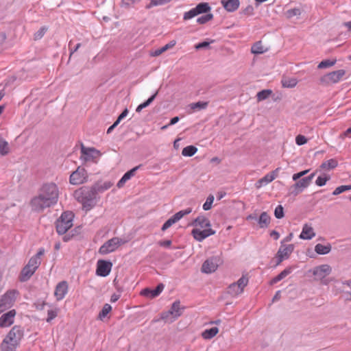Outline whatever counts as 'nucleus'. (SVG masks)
<instances>
[{
    "mask_svg": "<svg viewBox=\"0 0 351 351\" xmlns=\"http://www.w3.org/2000/svg\"><path fill=\"white\" fill-rule=\"evenodd\" d=\"M191 225L194 226L191 234L197 241H202L207 237L215 234V231L211 228L210 220L204 216L197 217Z\"/></svg>",
    "mask_w": 351,
    "mask_h": 351,
    "instance_id": "nucleus-1",
    "label": "nucleus"
},
{
    "mask_svg": "<svg viewBox=\"0 0 351 351\" xmlns=\"http://www.w3.org/2000/svg\"><path fill=\"white\" fill-rule=\"evenodd\" d=\"M23 335L24 332L21 326H13L1 343V351H16Z\"/></svg>",
    "mask_w": 351,
    "mask_h": 351,
    "instance_id": "nucleus-2",
    "label": "nucleus"
},
{
    "mask_svg": "<svg viewBox=\"0 0 351 351\" xmlns=\"http://www.w3.org/2000/svg\"><path fill=\"white\" fill-rule=\"evenodd\" d=\"M95 194L94 189L82 187L74 192V197L82 204L83 208L88 211L95 206Z\"/></svg>",
    "mask_w": 351,
    "mask_h": 351,
    "instance_id": "nucleus-3",
    "label": "nucleus"
},
{
    "mask_svg": "<svg viewBox=\"0 0 351 351\" xmlns=\"http://www.w3.org/2000/svg\"><path fill=\"white\" fill-rule=\"evenodd\" d=\"M73 214L71 212L63 213L56 221V230L63 234L73 226Z\"/></svg>",
    "mask_w": 351,
    "mask_h": 351,
    "instance_id": "nucleus-4",
    "label": "nucleus"
},
{
    "mask_svg": "<svg viewBox=\"0 0 351 351\" xmlns=\"http://www.w3.org/2000/svg\"><path fill=\"white\" fill-rule=\"evenodd\" d=\"M41 261H38L36 258H31L27 264L22 269L20 274V280L22 282L27 281L35 273L38 268Z\"/></svg>",
    "mask_w": 351,
    "mask_h": 351,
    "instance_id": "nucleus-5",
    "label": "nucleus"
},
{
    "mask_svg": "<svg viewBox=\"0 0 351 351\" xmlns=\"http://www.w3.org/2000/svg\"><path fill=\"white\" fill-rule=\"evenodd\" d=\"M40 193L50 201L56 204L59 197V191L54 183H47L42 186Z\"/></svg>",
    "mask_w": 351,
    "mask_h": 351,
    "instance_id": "nucleus-6",
    "label": "nucleus"
},
{
    "mask_svg": "<svg viewBox=\"0 0 351 351\" xmlns=\"http://www.w3.org/2000/svg\"><path fill=\"white\" fill-rule=\"evenodd\" d=\"M101 156L100 151L93 147H86L84 145L81 147L80 159L84 162L97 163L99 157Z\"/></svg>",
    "mask_w": 351,
    "mask_h": 351,
    "instance_id": "nucleus-7",
    "label": "nucleus"
},
{
    "mask_svg": "<svg viewBox=\"0 0 351 351\" xmlns=\"http://www.w3.org/2000/svg\"><path fill=\"white\" fill-rule=\"evenodd\" d=\"M249 278L247 276H242L236 282L230 284L228 287V293L232 297L241 294L247 285Z\"/></svg>",
    "mask_w": 351,
    "mask_h": 351,
    "instance_id": "nucleus-8",
    "label": "nucleus"
},
{
    "mask_svg": "<svg viewBox=\"0 0 351 351\" xmlns=\"http://www.w3.org/2000/svg\"><path fill=\"white\" fill-rule=\"evenodd\" d=\"M19 292L12 289L6 291L0 298V313L11 308L14 304Z\"/></svg>",
    "mask_w": 351,
    "mask_h": 351,
    "instance_id": "nucleus-9",
    "label": "nucleus"
},
{
    "mask_svg": "<svg viewBox=\"0 0 351 351\" xmlns=\"http://www.w3.org/2000/svg\"><path fill=\"white\" fill-rule=\"evenodd\" d=\"M125 241L119 237H113L104 243L99 248V252L101 254H107L114 252L119 246Z\"/></svg>",
    "mask_w": 351,
    "mask_h": 351,
    "instance_id": "nucleus-10",
    "label": "nucleus"
},
{
    "mask_svg": "<svg viewBox=\"0 0 351 351\" xmlns=\"http://www.w3.org/2000/svg\"><path fill=\"white\" fill-rule=\"evenodd\" d=\"M346 71L343 69H339L335 71H332L323 75L321 77L320 81L322 84L325 85L337 84L343 79V77L346 75Z\"/></svg>",
    "mask_w": 351,
    "mask_h": 351,
    "instance_id": "nucleus-11",
    "label": "nucleus"
},
{
    "mask_svg": "<svg viewBox=\"0 0 351 351\" xmlns=\"http://www.w3.org/2000/svg\"><path fill=\"white\" fill-rule=\"evenodd\" d=\"M30 204L33 210L42 211L45 208H49L55 204L39 193L38 196L34 197L31 200Z\"/></svg>",
    "mask_w": 351,
    "mask_h": 351,
    "instance_id": "nucleus-12",
    "label": "nucleus"
},
{
    "mask_svg": "<svg viewBox=\"0 0 351 351\" xmlns=\"http://www.w3.org/2000/svg\"><path fill=\"white\" fill-rule=\"evenodd\" d=\"M30 204L33 210L42 211L45 208H49L55 204L39 193L38 196L34 197L31 200Z\"/></svg>",
    "mask_w": 351,
    "mask_h": 351,
    "instance_id": "nucleus-13",
    "label": "nucleus"
},
{
    "mask_svg": "<svg viewBox=\"0 0 351 351\" xmlns=\"http://www.w3.org/2000/svg\"><path fill=\"white\" fill-rule=\"evenodd\" d=\"M182 313V308L180 307V302L176 301L173 303L169 311L162 315V319L167 322H173L175 319L180 317Z\"/></svg>",
    "mask_w": 351,
    "mask_h": 351,
    "instance_id": "nucleus-14",
    "label": "nucleus"
},
{
    "mask_svg": "<svg viewBox=\"0 0 351 351\" xmlns=\"http://www.w3.org/2000/svg\"><path fill=\"white\" fill-rule=\"evenodd\" d=\"M87 178L86 171L79 167L70 176V183L73 185L81 184L86 181Z\"/></svg>",
    "mask_w": 351,
    "mask_h": 351,
    "instance_id": "nucleus-15",
    "label": "nucleus"
},
{
    "mask_svg": "<svg viewBox=\"0 0 351 351\" xmlns=\"http://www.w3.org/2000/svg\"><path fill=\"white\" fill-rule=\"evenodd\" d=\"M331 271L332 269L328 265H322L315 267L313 274L316 280L321 281L323 284H327L328 282L324 278L330 274Z\"/></svg>",
    "mask_w": 351,
    "mask_h": 351,
    "instance_id": "nucleus-16",
    "label": "nucleus"
},
{
    "mask_svg": "<svg viewBox=\"0 0 351 351\" xmlns=\"http://www.w3.org/2000/svg\"><path fill=\"white\" fill-rule=\"evenodd\" d=\"M220 263L221 260L217 256L208 258L203 263L202 271L206 274L213 273L217 269Z\"/></svg>",
    "mask_w": 351,
    "mask_h": 351,
    "instance_id": "nucleus-17",
    "label": "nucleus"
},
{
    "mask_svg": "<svg viewBox=\"0 0 351 351\" xmlns=\"http://www.w3.org/2000/svg\"><path fill=\"white\" fill-rule=\"evenodd\" d=\"M192 212L191 208H188L185 210H180L169 218L162 226V230L165 231L170 228L173 224L181 219L184 216L190 214Z\"/></svg>",
    "mask_w": 351,
    "mask_h": 351,
    "instance_id": "nucleus-18",
    "label": "nucleus"
},
{
    "mask_svg": "<svg viewBox=\"0 0 351 351\" xmlns=\"http://www.w3.org/2000/svg\"><path fill=\"white\" fill-rule=\"evenodd\" d=\"M294 250L293 244L284 245L281 244L277 254L276 258L278 259L277 265H279L284 260L287 259Z\"/></svg>",
    "mask_w": 351,
    "mask_h": 351,
    "instance_id": "nucleus-19",
    "label": "nucleus"
},
{
    "mask_svg": "<svg viewBox=\"0 0 351 351\" xmlns=\"http://www.w3.org/2000/svg\"><path fill=\"white\" fill-rule=\"evenodd\" d=\"M112 267V264L111 262L99 260L97 263L96 274L97 276L106 277L110 274Z\"/></svg>",
    "mask_w": 351,
    "mask_h": 351,
    "instance_id": "nucleus-20",
    "label": "nucleus"
},
{
    "mask_svg": "<svg viewBox=\"0 0 351 351\" xmlns=\"http://www.w3.org/2000/svg\"><path fill=\"white\" fill-rule=\"evenodd\" d=\"M279 168L276 169L275 170L271 171L270 173L266 174L264 177L259 179L255 184V186L256 189H261L263 186L268 184L274 180L278 175Z\"/></svg>",
    "mask_w": 351,
    "mask_h": 351,
    "instance_id": "nucleus-21",
    "label": "nucleus"
},
{
    "mask_svg": "<svg viewBox=\"0 0 351 351\" xmlns=\"http://www.w3.org/2000/svg\"><path fill=\"white\" fill-rule=\"evenodd\" d=\"M69 291V285L66 281L60 282L56 287L54 296L57 301H60L64 298Z\"/></svg>",
    "mask_w": 351,
    "mask_h": 351,
    "instance_id": "nucleus-22",
    "label": "nucleus"
},
{
    "mask_svg": "<svg viewBox=\"0 0 351 351\" xmlns=\"http://www.w3.org/2000/svg\"><path fill=\"white\" fill-rule=\"evenodd\" d=\"M16 315V312L14 309L10 310L7 313H3L0 317V327L7 328L10 326L14 322Z\"/></svg>",
    "mask_w": 351,
    "mask_h": 351,
    "instance_id": "nucleus-23",
    "label": "nucleus"
},
{
    "mask_svg": "<svg viewBox=\"0 0 351 351\" xmlns=\"http://www.w3.org/2000/svg\"><path fill=\"white\" fill-rule=\"evenodd\" d=\"M164 289V285L162 284H159L156 289H145L142 290L141 295L146 296L149 298H154L158 296Z\"/></svg>",
    "mask_w": 351,
    "mask_h": 351,
    "instance_id": "nucleus-24",
    "label": "nucleus"
},
{
    "mask_svg": "<svg viewBox=\"0 0 351 351\" xmlns=\"http://www.w3.org/2000/svg\"><path fill=\"white\" fill-rule=\"evenodd\" d=\"M221 3L228 12H234L239 7V0H221Z\"/></svg>",
    "mask_w": 351,
    "mask_h": 351,
    "instance_id": "nucleus-25",
    "label": "nucleus"
},
{
    "mask_svg": "<svg viewBox=\"0 0 351 351\" xmlns=\"http://www.w3.org/2000/svg\"><path fill=\"white\" fill-rule=\"evenodd\" d=\"M309 179H306L304 178L300 180H298L295 184L293 185V188L295 191V195L301 193L304 189L307 188L309 186Z\"/></svg>",
    "mask_w": 351,
    "mask_h": 351,
    "instance_id": "nucleus-26",
    "label": "nucleus"
},
{
    "mask_svg": "<svg viewBox=\"0 0 351 351\" xmlns=\"http://www.w3.org/2000/svg\"><path fill=\"white\" fill-rule=\"evenodd\" d=\"M315 236L313 228L307 224L303 226L302 231L300 235L302 239H311Z\"/></svg>",
    "mask_w": 351,
    "mask_h": 351,
    "instance_id": "nucleus-27",
    "label": "nucleus"
},
{
    "mask_svg": "<svg viewBox=\"0 0 351 351\" xmlns=\"http://www.w3.org/2000/svg\"><path fill=\"white\" fill-rule=\"evenodd\" d=\"M176 45V40H171L169 43L166 44L162 47L152 51L150 53V56H153V57L159 56L162 53H164L166 51H167L168 49L173 48Z\"/></svg>",
    "mask_w": 351,
    "mask_h": 351,
    "instance_id": "nucleus-28",
    "label": "nucleus"
},
{
    "mask_svg": "<svg viewBox=\"0 0 351 351\" xmlns=\"http://www.w3.org/2000/svg\"><path fill=\"white\" fill-rule=\"evenodd\" d=\"M268 51V48L263 45L261 41L256 42L251 47V52L254 54H262Z\"/></svg>",
    "mask_w": 351,
    "mask_h": 351,
    "instance_id": "nucleus-29",
    "label": "nucleus"
},
{
    "mask_svg": "<svg viewBox=\"0 0 351 351\" xmlns=\"http://www.w3.org/2000/svg\"><path fill=\"white\" fill-rule=\"evenodd\" d=\"M338 161L335 158H331L322 163L320 168L324 170H330L337 167Z\"/></svg>",
    "mask_w": 351,
    "mask_h": 351,
    "instance_id": "nucleus-30",
    "label": "nucleus"
},
{
    "mask_svg": "<svg viewBox=\"0 0 351 351\" xmlns=\"http://www.w3.org/2000/svg\"><path fill=\"white\" fill-rule=\"evenodd\" d=\"M270 223V217L266 212H263L258 219V224L260 228H267Z\"/></svg>",
    "mask_w": 351,
    "mask_h": 351,
    "instance_id": "nucleus-31",
    "label": "nucleus"
},
{
    "mask_svg": "<svg viewBox=\"0 0 351 351\" xmlns=\"http://www.w3.org/2000/svg\"><path fill=\"white\" fill-rule=\"evenodd\" d=\"M281 83L284 88H293L297 85L298 80L294 77H283Z\"/></svg>",
    "mask_w": 351,
    "mask_h": 351,
    "instance_id": "nucleus-32",
    "label": "nucleus"
},
{
    "mask_svg": "<svg viewBox=\"0 0 351 351\" xmlns=\"http://www.w3.org/2000/svg\"><path fill=\"white\" fill-rule=\"evenodd\" d=\"M218 332H219L218 328L213 327V328L205 330L202 333V337L204 339H210L213 337H214L215 336H216Z\"/></svg>",
    "mask_w": 351,
    "mask_h": 351,
    "instance_id": "nucleus-33",
    "label": "nucleus"
},
{
    "mask_svg": "<svg viewBox=\"0 0 351 351\" xmlns=\"http://www.w3.org/2000/svg\"><path fill=\"white\" fill-rule=\"evenodd\" d=\"M331 247L330 245H324L318 243L315 247V251L319 254H326L330 252Z\"/></svg>",
    "mask_w": 351,
    "mask_h": 351,
    "instance_id": "nucleus-34",
    "label": "nucleus"
},
{
    "mask_svg": "<svg viewBox=\"0 0 351 351\" xmlns=\"http://www.w3.org/2000/svg\"><path fill=\"white\" fill-rule=\"evenodd\" d=\"M291 272V268L289 267L281 271L277 276L271 280V284H275L280 280H282L284 278H285L287 275H289Z\"/></svg>",
    "mask_w": 351,
    "mask_h": 351,
    "instance_id": "nucleus-35",
    "label": "nucleus"
},
{
    "mask_svg": "<svg viewBox=\"0 0 351 351\" xmlns=\"http://www.w3.org/2000/svg\"><path fill=\"white\" fill-rule=\"evenodd\" d=\"M197 14L207 13L210 10V7L208 3H200L195 8Z\"/></svg>",
    "mask_w": 351,
    "mask_h": 351,
    "instance_id": "nucleus-36",
    "label": "nucleus"
},
{
    "mask_svg": "<svg viewBox=\"0 0 351 351\" xmlns=\"http://www.w3.org/2000/svg\"><path fill=\"white\" fill-rule=\"evenodd\" d=\"M10 152V147L8 143L3 138L0 137V154L5 156Z\"/></svg>",
    "mask_w": 351,
    "mask_h": 351,
    "instance_id": "nucleus-37",
    "label": "nucleus"
},
{
    "mask_svg": "<svg viewBox=\"0 0 351 351\" xmlns=\"http://www.w3.org/2000/svg\"><path fill=\"white\" fill-rule=\"evenodd\" d=\"M197 152V148L193 145H189L185 147L182 151V154L184 156H192Z\"/></svg>",
    "mask_w": 351,
    "mask_h": 351,
    "instance_id": "nucleus-38",
    "label": "nucleus"
},
{
    "mask_svg": "<svg viewBox=\"0 0 351 351\" xmlns=\"http://www.w3.org/2000/svg\"><path fill=\"white\" fill-rule=\"evenodd\" d=\"M301 10L298 8H294L287 10L285 13V16L290 19L294 16H298L301 14Z\"/></svg>",
    "mask_w": 351,
    "mask_h": 351,
    "instance_id": "nucleus-39",
    "label": "nucleus"
},
{
    "mask_svg": "<svg viewBox=\"0 0 351 351\" xmlns=\"http://www.w3.org/2000/svg\"><path fill=\"white\" fill-rule=\"evenodd\" d=\"M272 94V90L269 89L263 90L258 92L256 95V98L258 101L267 99Z\"/></svg>",
    "mask_w": 351,
    "mask_h": 351,
    "instance_id": "nucleus-40",
    "label": "nucleus"
},
{
    "mask_svg": "<svg viewBox=\"0 0 351 351\" xmlns=\"http://www.w3.org/2000/svg\"><path fill=\"white\" fill-rule=\"evenodd\" d=\"M337 62L336 59L332 60H324L319 62V64L317 66L318 69H325V68H329L332 66H334Z\"/></svg>",
    "mask_w": 351,
    "mask_h": 351,
    "instance_id": "nucleus-41",
    "label": "nucleus"
},
{
    "mask_svg": "<svg viewBox=\"0 0 351 351\" xmlns=\"http://www.w3.org/2000/svg\"><path fill=\"white\" fill-rule=\"evenodd\" d=\"M111 311L112 306L110 304H104V306L102 308V310L101 311L98 315V318L100 320H103Z\"/></svg>",
    "mask_w": 351,
    "mask_h": 351,
    "instance_id": "nucleus-42",
    "label": "nucleus"
},
{
    "mask_svg": "<svg viewBox=\"0 0 351 351\" xmlns=\"http://www.w3.org/2000/svg\"><path fill=\"white\" fill-rule=\"evenodd\" d=\"M351 185H341L337 187L332 192L333 195H338L345 191H350Z\"/></svg>",
    "mask_w": 351,
    "mask_h": 351,
    "instance_id": "nucleus-43",
    "label": "nucleus"
},
{
    "mask_svg": "<svg viewBox=\"0 0 351 351\" xmlns=\"http://www.w3.org/2000/svg\"><path fill=\"white\" fill-rule=\"evenodd\" d=\"M208 106V102L198 101L190 104L191 110H195L197 109H205Z\"/></svg>",
    "mask_w": 351,
    "mask_h": 351,
    "instance_id": "nucleus-44",
    "label": "nucleus"
},
{
    "mask_svg": "<svg viewBox=\"0 0 351 351\" xmlns=\"http://www.w3.org/2000/svg\"><path fill=\"white\" fill-rule=\"evenodd\" d=\"M330 179L329 176H319L315 180V184L319 186H324L327 181Z\"/></svg>",
    "mask_w": 351,
    "mask_h": 351,
    "instance_id": "nucleus-45",
    "label": "nucleus"
},
{
    "mask_svg": "<svg viewBox=\"0 0 351 351\" xmlns=\"http://www.w3.org/2000/svg\"><path fill=\"white\" fill-rule=\"evenodd\" d=\"M214 199L215 198H214V196L213 195H210L207 197L205 203L203 204V209L204 210H210L212 208V204L213 203Z\"/></svg>",
    "mask_w": 351,
    "mask_h": 351,
    "instance_id": "nucleus-46",
    "label": "nucleus"
},
{
    "mask_svg": "<svg viewBox=\"0 0 351 351\" xmlns=\"http://www.w3.org/2000/svg\"><path fill=\"white\" fill-rule=\"evenodd\" d=\"M197 15H198V14L194 8H192L191 10H190L189 11L186 12L184 14L183 19L184 21H187V20H189V19L196 16Z\"/></svg>",
    "mask_w": 351,
    "mask_h": 351,
    "instance_id": "nucleus-47",
    "label": "nucleus"
},
{
    "mask_svg": "<svg viewBox=\"0 0 351 351\" xmlns=\"http://www.w3.org/2000/svg\"><path fill=\"white\" fill-rule=\"evenodd\" d=\"M213 18V15L212 14H206L204 16L199 17L197 19V21L199 24H204V23L208 22L209 21L212 20Z\"/></svg>",
    "mask_w": 351,
    "mask_h": 351,
    "instance_id": "nucleus-48",
    "label": "nucleus"
},
{
    "mask_svg": "<svg viewBox=\"0 0 351 351\" xmlns=\"http://www.w3.org/2000/svg\"><path fill=\"white\" fill-rule=\"evenodd\" d=\"M171 0H153L152 4H149L146 6V8L149 9L153 6H158L168 3Z\"/></svg>",
    "mask_w": 351,
    "mask_h": 351,
    "instance_id": "nucleus-49",
    "label": "nucleus"
},
{
    "mask_svg": "<svg viewBox=\"0 0 351 351\" xmlns=\"http://www.w3.org/2000/svg\"><path fill=\"white\" fill-rule=\"evenodd\" d=\"M274 215L277 219H281L284 217V209L281 205H278L275 210Z\"/></svg>",
    "mask_w": 351,
    "mask_h": 351,
    "instance_id": "nucleus-50",
    "label": "nucleus"
},
{
    "mask_svg": "<svg viewBox=\"0 0 351 351\" xmlns=\"http://www.w3.org/2000/svg\"><path fill=\"white\" fill-rule=\"evenodd\" d=\"M58 315L57 309H51L49 310L47 312V322H50L52 319H53Z\"/></svg>",
    "mask_w": 351,
    "mask_h": 351,
    "instance_id": "nucleus-51",
    "label": "nucleus"
},
{
    "mask_svg": "<svg viewBox=\"0 0 351 351\" xmlns=\"http://www.w3.org/2000/svg\"><path fill=\"white\" fill-rule=\"evenodd\" d=\"M140 0H122L121 6L128 8L132 6L135 3L138 2Z\"/></svg>",
    "mask_w": 351,
    "mask_h": 351,
    "instance_id": "nucleus-52",
    "label": "nucleus"
},
{
    "mask_svg": "<svg viewBox=\"0 0 351 351\" xmlns=\"http://www.w3.org/2000/svg\"><path fill=\"white\" fill-rule=\"evenodd\" d=\"M295 143L298 145H302L307 143V138L301 134L298 135L295 137Z\"/></svg>",
    "mask_w": 351,
    "mask_h": 351,
    "instance_id": "nucleus-53",
    "label": "nucleus"
},
{
    "mask_svg": "<svg viewBox=\"0 0 351 351\" xmlns=\"http://www.w3.org/2000/svg\"><path fill=\"white\" fill-rule=\"evenodd\" d=\"M138 169V167H134L133 169H132L131 170L128 171V172H126L124 175H123V177L125 178V180L128 181L129 180L132 176H134V173L136 171V170Z\"/></svg>",
    "mask_w": 351,
    "mask_h": 351,
    "instance_id": "nucleus-54",
    "label": "nucleus"
},
{
    "mask_svg": "<svg viewBox=\"0 0 351 351\" xmlns=\"http://www.w3.org/2000/svg\"><path fill=\"white\" fill-rule=\"evenodd\" d=\"M46 32V29L45 27L40 28L35 34H34V39L38 40L40 39L45 34Z\"/></svg>",
    "mask_w": 351,
    "mask_h": 351,
    "instance_id": "nucleus-55",
    "label": "nucleus"
},
{
    "mask_svg": "<svg viewBox=\"0 0 351 351\" xmlns=\"http://www.w3.org/2000/svg\"><path fill=\"white\" fill-rule=\"evenodd\" d=\"M157 92L154 94L152 97H150L147 101H145V102H143V104H141V106L145 108L146 107H147L155 99L156 95H157Z\"/></svg>",
    "mask_w": 351,
    "mask_h": 351,
    "instance_id": "nucleus-56",
    "label": "nucleus"
},
{
    "mask_svg": "<svg viewBox=\"0 0 351 351\" xmlns=\"http://www.w3.org/2000/svg\"><path fill=\"white\" fill-rule=\"evenodd\" d=\"M128 114V110L127 108H125L121 113V114L118 117L116 122H117L118 123H120V121L124 119Z\"/></svg>",
    "mask_w": 351,
    "mask_h": 351,
    "instance_id": "nucleus-57",
    "label": "nucleus"
},
{
    "mask_svg": "<svg viewBox=\"0 0 351 351\" xmlns=\"http://www.w3.org/2000/svg\"><path fill=\"white\" fill-rule=\"evenodd\" d=\"M45 250L43 248H40L37 254L34 256H33L32 258H36L38 259V261H40V257L44 254Z\"/></svg>",
    "mask_w": 351,
    "mask_h": 351,
    "instance_id": "nucleus-58",
    "label": "nucleus"
},
{
    "mask_svg": "<svg viewBox=\"0 0 351 351\" xmlns=\"http://www.w3.org/2000/svg\"><path fill=\"white\" fill-rule=\"evenodd\" d=\"M208 45H209V43H208V42H202V43H198L197 45H195V49H202V48L206 47Z\"/></svg>",
    "mask_w": 351,
    "mask_h": 351,
    "instance_id": "nucleus-59",
    "label": "nucleus"
},
{
    "mask_svg": "<svg viewBox=\"0 0 351 351\" xmlns=\"http://www.w3.org/2000/svg\"><path fill=\"white\" fill-rule=\"evenodd\" d=\"M171 241L170 240L162 241L159 242V245L162 247H168L171 245Z\"/></svg>",
    "mask_w": 351,
    "mask_h": 351,
    "instance_id": "nucleus-60",
    "label": "nucleus"
},
{
    "mask_svg": "<svg viewBox=\"0 0 351 351\" xmlns=\"http://www.w3.org/2000/svg\"><path fill=\"white\" fill-rule=\"evenodd\" d=\"M270 236L273 237L275 240H278L280 237V234L276 230H272L270 232Z\"/></svg>",
    "mask_w": 351,
    "mask_h": 351,
    "instance_id": "nucleus-61",
    "label": "nucleus"
},
{
    "mask_svg": "<svg viewBox=\"0 0 351 351\" xmlns=\"http://www.w3.org/2000/svg\"><path fill=\"white\" fill-rule=\"evenodd\" d=\"M341 136L343 138L345 137H351V128L347 129L342 134Z\"/></svg>",
    "mask_w": 351,
    "mask_h": 351,
    "instance_id": "nucleus-62",
    "label": "nucleus"
},
{
    "mask_svg": "<svg viewBox=\"0 0 351 351\" xmlns=\"http://www.w3.org/2000/svg\"><path fill=\"white\" fill-rule=\"evenodd\" d=\"M127 182L125 178L123 176L121 180L117 183V187L121 188L123 186L124 184Z\"/></svg>",
    "mask_w": 351,
    "mask_h": 351,
    "instance_id": "nucleus-63",
    "label": "nucleus"
},
{
    "mask_svg": "<svg viewBox=\"0 0 351 351\" xmlns=\"http://www.w3.org/2000/svg\"><path fill=\"white\" fill-rule=\"evenodd\" d=\"M120 298V295H117V294H112L111 298H110V302H117Z\"/></svg>",
    "mask_w": 351,
    "mask_h": 351,
    "instance_id": "nucleus-64",
    "label": "nucleus"
}]
</instances>
